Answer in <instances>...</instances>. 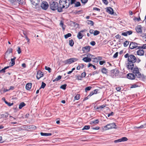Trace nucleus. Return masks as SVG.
Listing matches in <instances>:
<instances>
[{
  "label": "nucleus",
  "instance_id": "49",
  "mask_svg": "<svg viewBox=\"0 0 146 146\" xmlns=\"http://www.w3.org/2000/svg\"><path fill=\"white\" fill-rule=\"evenodd\" d=\"M45 70H48L49 72H51V68L50 67L46 66L45 67Z\"/></svg>",
  "mask_w": 146,
  "mask_h": 146
},
{
  "label": "nucleus",
  "instance_id": "42",
  "mask_svg": "<svg viewBox=\"0 0 146 146\" xmlns=\"http://www.w3.org/2000/svg\"><path fill=\"white\" fill-rule=\"evenodd\" d=\"M129 44L128 41H126L124 43V46L125 47H126Z\"/></svg>",
  "mask_w": 146,
  "mask_h": 146
},
{
  "label": "nucleus",
  "instance_id": "12",
  "mask_svg": "<svg viewBox=\"0 0 146 146\" xmlns=\"http://www.w3.org/2000/svg\"><path fill=\"white\" fill-rule=\"evenodd\" d=\"M127 139L126 137H123L121 139H118L115 140L114 141V142L115 143H117L120 142H124L125 141H126L127 140Z\"/></svg>",
  "mask_w": 146,
  "mask_h": 146
},
{
  "label": "nucleus",
  "instance_id": "63",
  "mask_svg": "<svg viewBox=\"0 0 146 146\" xmlns=\"http://www.w3.org/2000/svg\"><path fill=\"white\" fill-rule=\"evenodd\" d=\"M114 113L113 112H111L110 113H109L108 115V117H109L110 116L113 115Z\"/></svg>",
  "mask_w": 146,
  "mask_h": 146
},
{
  "label": "nucleus",
  "instance_id": "56",
  "mask_svg": "<svg viewBox=\"0 0 146 146\" xmlns=\"http://www.w3.org/2000/svg\"><path fill=\"white\" fill-rule=\"evenodd\" d=\"M140 49H146V44H143L142 46H140Z\"/></svg>",
  "mask_w": 146,
  "mask_h": 146
},
{
  "label": "nucleus",
  "instance_id": "64",
  "mask_svg": "<svg viewBox=\"0 0 146 146\" xmlns=\"http://www.w3.org/2000/svg\"><path fill=\"white\" fill-rule=\"evenodd\" d=\"M98 90L97 89H96L93 91V93L94 94H96L97 93Z\"/></svg>",
  "mask_w": 146,
  "mask_h": 146
},
{
  "label": "nucleus",
  "instance_id": "59",
  "mask_svg": "<svg viewBox=\"0 0 146 146\" xmlns=\"http://www.w3.org/2000/svg\"><path fill=\"white\" fill-rule=\"evenodd\" d=\"M82 76L80 75L78 76L77 77V78L78 79V80H82Z\"/></svg>",
  "mask_w": 146,
  "mask_h": 146
},
{
  "label": "nucleus",
  "instance_id": "46",
  "mask_svg": "<svg viewBox=\"0 0 146 146\" xmlns=\"http://www.w3.org/2000/svg\"><path fill=\"white\" fill-rule=\"evenodd\" d=\"M126 33H127V35H129L131 34L133 32L132 31H127Z\"/></svg>",
  "mask_w": 146,
  "mask_h": 146
},
{
  "label": "nucleus",
  "instance_id": "3",
  "mask_svg": "<svg viewBox=\"0 0 146 146\" xmlns=\"http://www.w3.org/2000/svg\"><path fill=\"white\" fill-rule=\"evenodd\" d=\"M32 5V7L36 10H39L40 9V6L39 3L40 0H30Z\"/></svg>",
  "mask_w": 146,
  "mask_h": 146
},
{
  "label": "nucleus",
  "instance_id": "54",
  "mask_svg": "<svg viewBox=\"0 0 146 146\" xmlns=\"http://www.w3.org/2000/svg\"><path fill=\"white\" fill-rule=\"evenodd\" d=\"M3 115H4V118H7L8 117V114L7 113H5L3 114Z\"/></svg>",
  "mask_w": 146,
  "mask_h": 146
},
{
  "label": "nucleus",
  "instance_id": "11",
  "mask_svg": "<svg viewBox=\"0 0 146 146\" xmlns=\"http://www.w3.org/2000/svg\"><path fill=\"white\" fill-rule=\"evenodd\" d=\"M78 59L75 58H72L70 59L66 60H65L64 62L66 64H71L76 61Z\"/></svg>",
  "mask_w": 146,
  "mask_h": 146
},
{
  "label": "nucleus",
  "instance_id": "8",
  "mask_svg": "<svg viewBox=\"0 0 146 146\" xmlns=\"http://www.w3.org/2000/svg\"><path fill=\"white\" fill-rule=\"evenodd\" d=\"M42 8L44 10H46L49 7L48 3L46 1H43L40 5Z\"/></svg>",
  "mask_w": 146,
  "mask_h": 146
},
{
  "label": "nucleus",
  "instance_id": "51",
  "mask_svg": "<svg viewBox=\"0 0 146 146\" xmlns=\"http://www.w3.org/2000/svg\"><path fill=\"white\" fill-rule=\"evenodd\" d=\"M81 1L82 3L85 4L88 2V0H81Z\"/></svg>",
  "mask_w": 146,
  "mask_h": 146
},
{
  "label": "nucleus",
  "instance_id": "15",
  "mask_svg": "<svg viewBox=\"0 0 146 146\" xmlns=\"http://www.w3.org/2000/svg\"><path fill=\"white\" fill-rule=\"evenodd\" d=\"M44 74L41 71H38L37 73L36 78L38 80L41 77H43Z\"/></svg>",
  "mask_w": 146,
  "mask_h": 146
},
{
  "label": "nucleus",
  "instance_id": "58",
  "mask_svg": "<svg viewBox=\"0 0 146 146\" xmlns=\"http://www.w3.org/2000/svg\"><path fill=\"white\" fill-rule=\"evenodd\" d=\"M90 44L92 46H94L96 44V42L94 41H92L90 42Z\"/></svg>",
  "mask_w": 146,
  "mask_h": 146
},
{
  "label": "nucleus",
  "instance_id": "28",
  "mask_svg": "<svg viewBox=\"0 0 146 146\" xmlns=\"http://www.w3.org/2000/svg\"><path fill=\"white\" fill-rule=\"evenodd\" d=\"M103 74H106L108 73V70L105 68H103L101 70Z\"/></svg>",
  "mask_w": 146,
  "mask_h": 146
},
{
  "label": "nucleus",
  "instance_id": "1",
  "mask_svg": "<svg viewBox=\"0 0 146 146\" xmlns=\"http://www.w3.org/2000/svg\"><path fill=\"white\" fill-rule=\"evenodd\" d=\"M124 57L127 58L128 63L127 64L126 67L129 70H132L134 67V63L137 61V58L134 55L129 54L127 53L124 55Z\"/></svg>",
  "mask_w": 146,
  "mask_h": 146
},
{
  "label": "nucleus",
  "instance_id": "2",
  "mask_svg": "<svg viewBox=\"0 0 146 146\" xmlns=\"http://www.w3.org/2000/svg\"><path fill=\"white\" fill-rule=\"evenodd\" d=\"M49 7L53 11H55L57 10V11L59 12H61L62 11V10L61 7L58 6V3L55 1H51L49 2Z\"/></svg>",
  "mask_w": 146,
  "mask_h": 146
},
{
  "label": "nucleus",
  "instance_id": "13",
  "mask_svg": "<svg viewBox=\"0 0 146 146\" xmlns=\"http://www.w3.org/2000/svg\"><path fill=\"white\" fill-rule=\"evenodd\" d=\"M142 27L141 25H138L135 28L136 30L137 33H141L142 32Z\"/></svg>",
  "mask_w": 146,
  "mask_h": 146
},
{
  "label": "nucleus",
  "instance_id": "45",
  "mask_svg": "<svg viewBox=\"0 0 146 146\" xmlns=\"http://www.w3.org/2000/svg\"><path fill=\"white\" fill-rule=\"evenodd\" d=\"M133 20L135 21H139L141 20V19L139 17L138 18L137 17H135L134 18Z\"/></svg>",
  "mask_w": 146,
  "mask_h": 146
},
{
  "label": "nucleus",
  "instance_id": "37",
  "mask_svg": "<svg viewBox=\"0 0 146 146\" xmlns=\"http://www.w3.org/2000/svg\"><path fill=\"white\" fill-rule=\"evenodd\" d=\"M90 128V125H85V126L83 129H82V130H88Z\"/></svg>",
  "mask_w": 146,
  "mask_h": 146
},
{
  "label": "nucleus",
  "instance_id": "10",
  "mask_svg": "<svg viewBox=\"0 0 146 146\" xmlns=\"http://www.w3.org/2000/svg\"><path fill=\"white\" fill-rule=\"evenodd\" d=\"M119 73V71L117 69L111 70V76L113 78L117 76Z\"/></svg>",
  "mask_w": 146,
  "mask_h": 146
},
{
  "label": "nucleus",
  "instance_id": "18",
  "mask_svg": "<svg viewBox=\"0 0 146 146\" xmlns=\"http://www.w3.org/2000/svg\"><path fill=\"white\" fill-rule=\"evenodd\" d=\"M106 11L107 12L111 15H113V9L111 7H109L107 8Z\"/></svg>",
  "mask_w": 146,
  "mask_h": 146
},
{
  "label": "nucleus",
  "instance_id": "6",
  "mask_svg": "<svg viewBox=\"0 0 146 146\" xmlns=\"http://www.w3.org/2000/svg\"><path fill=\"white\" fill-rule=\"evenodd\" d=\"M138 45L139 44L135 42H131L129 44V47L131 49L134 48H135L136 49H140V46H138Z\"/></svg>",
  "mask_w": 146,
  "mask_h": 146
},
{
  "label": "nucleus",
  "instance_id": "62",
  "mask_svg": "<svg viewBox=\"0 0 146 146\" xmlns=\"http://www.w3.org/2000/svg\"><path fill=\"white\" fill-rule=\"evenodd\" d=\"M93 10H96L98 11H100V9H99L97 7H94Z\"/></svg>",
  "mask_w": 146,
  "mask_h": 146
},
{
  "label": "nucleus",
  "instance_id": "21",
  "mask_svg": "<svg viewBox=\"0 0 146 146\" xmlns=\"http://www.w3.org/2000/svg\"><path fill=\"white\" fill-rule=\"evenodd\" d=\"M82 60L85 62H89L91 61V58H88V57H86L83 58Z\"/></svg>",
  "mask_w": 146,
  "mask_h": 146
},
{
  "label": "nucleus",
  "instance_id": "39",
  "mask_svg": "<svg viewBox=\"0 0 146 146\" xmlns=\"http://www.w3.org/2000/svg\"><path fill=\"white\" fill-rule=\"evenodd\" d=\"M46 86V84L44 82H42V83L41 85L40 88V89L41 88H44Z\"/></svg>",
  "mask_w": 146,
  "mask_h": 146
},
{
  "label": "nucleus",
  "instance_id": "32",
  "mask_svg": "<svg viewBox=\"0 0 146 146\" xmlns=\"http://www.w3.org/2000/svg\"><path fill=\"white\" fill-rule=\"evenodd\" d=\"M69 44L71 46H72L74 44V42L73 40L71 39L69 41Z\"/></svg>",
  "mask_w": 146,
  "mask_h": 146
},
{
  "label": "nucleus",
  "instance_id": "57",
  "mask_svg": "<svg viewBox=\"0 0 146 146\" xmlns=\"http://www.w3.org/2000/svg\"><path fill=\"white\" fill-rule=\"evenodd\" d=\"M118 52H116L114 54L113 56V57L114 58H116L117 57L118 55Z\"/></svg>",
  "mask_w": 146,
  "mask_h": 146
},
{
  "label": "nucleus",
  "instance_id": "61",
  "mask_svg": "<svg viewBox=\"0 0 146 146\" xmlns=\"http://www.w3.org/2000/svg\"><path fill=\"white\" fill-rule=\"evenodd\" d=\"M115 37L117 39H120L121 38V36L118 34L115 36Z\"/></svg>",
  "mask_w": 146,
  "mask_h": 146
},
{
  "label": "nucleus",
  "instance_id": "7",
  "mask_svg": "<svg viewBox=\"0 0 146 146\" xmlns=\"http://www.w3.org/2000/svg\"><path fill=\"white\" fill-rule=\"evenodd\" d=\"M23 127L27 130L32 131L36 129V127L34 125L27 126L25 125L23 126Z\"/></svg>",
  "mask_w": 146,
  "mask_h": 146
},
{
  "label": "nucleus",
  "instance_id": "50",
  "mask_svg": "<svg viewBox=\"0 0 146 146\" xmlns=\"http://www.w3.org/2000/svg\"><path fill=\"white\" fill-rule=\"evenodd\" d=\"M86 72H84L82 73L81 76H82V78H84L86 76Z\"/></svg>",
  "mask_w": 146,
  "mask_h": 146
},
{
  "label": "nucleus",
  "instance_id": "38",
  "mask_svg": "<svg viewBox=\"0 0 146 146\" xmlns=\"http://www.w3.org/2000/svg\"><path fill=\"white\" fill-rule=\"evenodd\" d=\"M23 130V129H22V128L20 127L17 128H15V131L17 132H19Z\"/></svg>",
  "mask_w": 146,
  "mask_h": 146
},
{
  "label": "nucleus",
  "instance_id": "29",
  "mask_svg": "<svg viewBox=\"0 0 146 146\" xmlns=\"http://www.w3.org/2000/svg\"><path fill=\"white\" fill-rule=\"evenodd\" d=\"M86 22L88 25H90L91 26H93L94 25V22L91 20H88Z\"/></svg>",
  "mask_w": 146,
  "mask_h": 146
},
{
  "label": "nucleus",
  "instance_id": "22",
  "mask_svg": "<svg viewBox=\"0 0 146 146\" xmlns=\"http://www.w3.org/2000/svg\"><path fill=\"white\" fill-rule=\"evenodd\" d=\"M59 25L61 27L63 31H64L65 29L66 25H64V22L62 21L60 22Z\"/></svg>",
  "mask_w": 146,
  "mask_h": 146
},
{
  "label": "nucleus",
  "instance_id": "40",
  "mask_svg": "<svg viewBox=\"0 0 146 146\" xmlns=\"http://www.w3.org/2000/svg\"><path fill=\"white\" fill-rule=\"evenodd\" d=\"M66 86L67 85L66 84H64L61 85L60 88L61 89H63V90H65L66 89Z\"/></svg>",
  "mask_w": 146,
  "mask_h": 146
},
{
  "label": "nucleus",
  "instance_id": "53",
  "mask_svg": "<svg viewBox=\"0 0 146 146\" xmlns=\"http://www.w3.org/2000/svg\"><path fill=\"white\" fill-rule=\"evenodd\" d=\"M102 2L104 3L105 5H107L108 4V2L107 1V0H102Z\"/></svg>",
  "mask_w": 146,
  "mask_h": 146
},
{
  "label": "nucleus",
  "instance_id": "20",
  "mask_svg": "<svg viewBox=\"0 0 146 146\" xmlns=\"http://www.w3.org/2000/svg\"><path fill=\"white\" fill-rule=\"evenodd\" d=\"M32 85L31 83H27L25 86L26 89L28 90H30L31 88Z\"/></svg>",
  "mask_w": 146,
  "mask_h": 146
},
{
  "label": "nucleus",
  "instance_id": "19",
  "mask_svg": "<svg viewBox=\"0 0 146 146\" xmlns=\"http://www.w3.org/2000/svg\"><path fill=\"white\" fill-rule=\"evenodd\" d=\"M137 53L138 55L142 56L143 55L144 52L143 50L140 49L137 51Z\"/></svg>",
  "mask_w": 146,
  "mask_h": 146
},
{
  "label": "nucleus",
  "instance_id": "27",
  "mask_svg": "<svg viewBox=\"0 0 146 146\" xmlns=\"http://www.w3.org/2000/svg\"><path fill=\"white\" fill-rule=\"evenodd\" d=\"M25 105V104L24 102L21 103L19 105V108L21 109Z\"/></svg>",
  "mask_w": 146,
  "mask_h": 146
},
{
  "label": "nucleus",
  "instance_id": "47",
  "mask_svg": "<svg viewBox=\"0 0 146 146\" xmlns=\"http://www.w3.org/2000/svg\"><path fill=\"white\" fill-rule=\"evenodd\" d=\"M18 0H9L13 4L14 3H16L17 2H18Z\"/></svg>",
  "mask_w": 146,
  "mask_h": 146
},
{
  "label": "nucleus",
  "instance_id": "24",
  "mask_svg": "<svg viewBox=\"0 0 146 146\" xmlns=\"http://www.w3.org/2000/svg\"><path fill=\"white\" fill-rule=\"evenodd\" d=\"M83 35L80 32H79L77 35V37L79 39H81L82 38Z\"/></svg>",
  "mask_w": 146,
  "mask_h": 146
},
{
  "label": "nucleus",
  "instance_id": "48",
  "mask_svg": "<svg viewBox=\"0 0 146 146\" xmlns=\"http://www.w3.org/2000/svg\"><path fill=\"white\" fill-rule=\"evenodd\" d=\"M146 124H144V125H141L140 126L137 127V128L138 129H141L143 128H144L146 126Z\"/></svg>",
  "mask_w": 146,
  "mask_h": 146
},
{
  "label": "nucleus",
  "instance_id": "36",
  "mask_svg": "<svg viewBox=\"0 0 146 146\" xmlns=\"http://www.w3.org/2000/svg\"><path fill=\"white\" fill-rule=\"evenodd\" d=\"M100 33V32L97 30H95L94 31V36H96L99 35Z\"/></svg>",
  "mask_w": 146,
  "mask_h": 146
},
{
  "label": "nucleus",
  "instance_id": "25",
  "mask_svg": "<svg viewBox=\"0 0 146 146\" xmlns=\"http://www.w3.org/2000/svg\"><path fill=\"white\" fill-rule=\"evenodd\" d=\"M76 0H71V2H70V0H69V4L66 5V7H69L70 5L75 3Z\"/></svg>",
  "mask_w": 146,
  "mask_h": 146
},
{
  "label": "nucleus",
  "instance_id": "41",
  "mask_svg": "<svg viewBox=\"0 0 146 146\" xmlns=\"http://www.w3.org/2000/svg\"><path fill=\"white\" fill-rule=\"evenodd\" d=\"M80 98V95L79 94H77L74 97V99L76 100H78Z\"/></svg>",
  "mask_w": 146,
  "mask_h": 146
},
{
  "label": "nucleus",
  "instance_id": "43",
  "mask_svg": "<svg viewBox=\"0 0 146 146\" xmlns=\"http://www.w3.org/2000/svg\"><path fill=\"white\" fill-rule=\"evenodd\" d=\"M91 88L92 87L91 86L87 87L85 88V91L87 92L88 91L90 90Z\"/></svg>",
  "mask_w": 146,
  "mask_h": 146
},
{
  "label": "nucleus",
  "instance_id": "5",
  "mask_svg": "<svg viewBox=\"0 0 146 146\" xmlns=\"http://www.w3.org/2000/svg\"><path fill=\"white\" fill-rule=\"evenodd\" d=\"M134 68H133L132 72L133 74H135V76L138 78H140L141 76V74L139 72L138 68L137 66H134Z\"/></svg>",
  "mask_w": 146,
  "mask_h": 146
},
{
  "label": "nucleus",
  "instance_id": "14",
  "mask_svg": "<svg viewBox=\"0 0 146 146\" xmlns=\"http://www.w3.org/2000/svg\"><path fill=\"white\" fill-rule=\"evenodd\" d=\"M135 76L133 74L129 73L127 74V78L130 80H134L135 79Z\"/></svg>",
  "mask_w": 146,
  "mask_h": 146
},
{
  "label": "nucleus",
  "instance_id": "17",
  "mask_svg": "<svg viewBox=\"0 0 146 146\" xmlns=\"http://www.w3.org/2000/svg\"><path fill=\"white\" fill-rule=\"evenodd\" d=\"M12 56V54L5 53V58L6 61H9L10 60L11 57Z\"/></svg>",
  "mask_w": 146,
  "mask_h": 146
},
{
  "label": "nucleus",
  "instance_id": "23",
  "mask_svg": "<svg viewBox=\"0 0 146 146\" xmlns=\"http://www.w3.org/2000/svg\"><path fill=\"white\" fill-rule=\"evenodd\" d=\"M40 134L41 136H50L52 135V134L50 133H44L43 132H40Z\"/></svg>",
  "mask_w": 146,
  "mask_h": 146
},
{
  "label": "nucleus",
  "instance_id": "16",
  "mask_svg": "<svg viewBox=\"0 0 146 146\" xmlns=\"http://www.w3.org/2000/svg\"><path fill=\"white\" fill-rule=\"evenodd\" d=\"M90 46H87L82 47V50L84 52H88L90 51Z\"/></svg>",
  "mask_w": 146,
  "mask_h": 146
},
{
  "label": "nucleus",
  "instance_id": "31",
  "mask_svg": "<svg viewBox=\"0 0 146 146\" xmlns=\"http://www.w3.org/2000/svg\"><path fill=\"white\" fill-rule=\"evenodd\" d=\"M99 122V121L98 119H97L96 120L94 121H91L90 122V124L91 125L93 123H98Z\"/></svg>",
  "mask_w": 146,
  "mask_h": 146
},
{
  "label": "nucleus",
  "instance_id": "9",
  "mask_svg": "<svg viewBox=\"0 0 146 146\" xmlns=\"http://www.w3.org/2000/svg\"><path fill=\"white\" fill-rule=\"evenodd\" d=\"M116 126V125L115 123H113L107 124L105 126V128L108 129L111 128H116L115 127Z\"/></svg>",
  "mask_w": 146,
  "mask_h": 146
},
{
  "label": "nucleus",
  "instance_id": "33",
  "mask_svg": "<svg viewBox=\"0 0 146 146\" xmlns=\"http://www.w3.org/2000/svg\"><path fill=\"white\" fill-rule=\"evenodd\" d=\"M81 6V4L79 1H77L76 3H75L74 7H78Z\"/></svg>",
  "mask_w": 146,
  "mask_h": 146
},
{
  "label": "nucleus",
  "instance_id": "4",
  "mask_svg": "<svg viewBox=\"0 0 146 146\" xmlns=\"http://www.w3.org/2000/svg\"><path fill=\"white\" fill-rule=\"evenodd\" d=\"M69 0H60L59 4L60 7H61L62 10L63 8L65 7L66 9L67 8L69 7H66V5L69 4Z\"/></svg>",
  "mask_w": 146,
  "mask_h": 146
},
{
  "label": "nucleus",
  "instance_id": "52",
  "mask_svg": "<svg viewBox=\"0 0 146 146\" xmlns=\"http://www.w3.org/2000/svg\"><path fill=\"white\" fill-rule=\"evenodd\" d=\"M106 63V61L104 60V61H101L99 62V64L100 65H102L103 64L105 63Z\"/></svg>",
  "mask_w": 146,
  "mask_h": 146
},
{
  "label": "nucleus",
  "instance_id": "55",
  "mask_svg": "<svg viewBox=\"0 0 146 146\" xmlns=\"http://www.w3.org/2000/svg\"><path fill=\"white\" fill-rule=\"evenodd\" d=\"M18 49L17 50L18 53L19 54H20L21 52V51L20 48L19 46L18 47Z\"/></svg>",
  "mask_w": 146,
  "mask_h": 146
},
{
  "label": "nucleus",
  "instance_id": "35",
  "mask_svg": "<svg viewBox=\"0 0 146 146\" xmlns=\"http://www.w3.org/2000/svg\"><path fill=\"white\" fill-rule=\"evenodd\" d=\"M72 36V35L70 33H68L64 35V38L66 39L67 38H68Z\"/></svg>",
  "mask_w": 146,
  "mask_h": 146
},
{
  "label": "nucleus",
  "instance_id": "44",
  "mask_svg": "<svg viewBox=\"0 0 146 146\" xmlns=\"http://www.w3.org/2000/svg\"><path fill=\"white\" fill-rule=\"evenodd\" d=\"M5 104H7L9 106H11L13 104V103H10L8 102H7L6 101H5Z\"/></svg>",
  "mask_w": 146,
  "mask_h": 146
},
{
  "label": "nucleus",
  "instance_id": "30",
  "mask_svg": "<svg viewBox=\"0 0 146 146\" xmlns=\"http://www.w3.org/2000/svg\"><path fill=\"white\" fill-rule=\"evenodd\" d=\"M13 51V49L11 48H8L7 51L6 52V53L9 54H11L10 53H12Z\"/></svg>",
  "mask_w": 146,
  "mask_h": 146
},
{
  "label": "nucleus",
  "instance_id": "26",
  "mask_svg": "<svg viewBox=\"0 0 146 146\" xmlns=\"http://www.w3.org/2000/svg\"><path fill=\"white\" fill-rule=\"evenodd\" d=\"M62 76L60 75H59L55 79L52 80V81L53 82H54L55 81H58L59 80H60Z\"/></svg>",
  "mask_w": 146,
  "mask_h": 146
},
{
  "label": "nucleus",
  "instance_id": "34",
  "mask_svg": "<svg viewBox=\"0 0 146 146\" xmlns=\"http://www.w3.org/2000/svg\"><path fill=\"white\" fill-rule=\"evenodd\" d=\"M11 61L10 62V63L11 64V66H14L15 64V61L14 59L12 58L11 59Z\"/></svg>",
  "mask_w": 146,
  "mask_h": 146
},
{
  "label": "nucleus",
  "instance_id": "60",
  "mask_svg": "<svg viewBox=\"0 0 146 146\" xmlns=\"http://www.w3.org/2000/svg\"><path fill=\"white\" fill-rule=\"evenodd\" d=\"M18 2H17L16 3H18L19 4H23V1L22 0H18Z\"/></svg>",
  "mask_w": 146,
  "mask_h": 146
}]
</instances>
